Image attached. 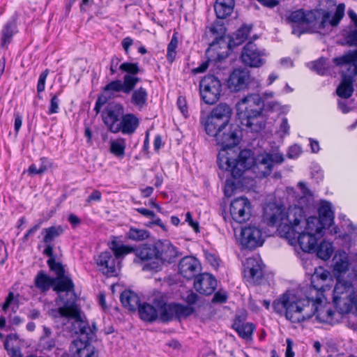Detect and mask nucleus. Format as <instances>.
Masks as SVG:
<instances>
[{
	"label": "nucleus",
	"mask_w": 357,
	"mask_h": 357,
	"mask_svg": "<svg viewBox=\"0 0 357 357\" xmlns=\"http://www.w3.org/2000/svg\"><path fill=\"white\" fill-rule=\"evenodd\" d=\"M298 187L302 195L296 197L294 205L284 211L283 222L278 229L280 236L287 239L290 245L296 242L297 233L303 229L305 212L313 207L312 195L305 183L299 182Z\"/></svg>",
	"instance_id": "4"
},
{
	"label": "nucleus",
	"mask_w": 357,
	"mask_h": 357,
	"mask_svg": "<svg viewBox=\"0 0 357 357\" xmlns=\"http://www.w3.org/2000/svg\"><path fill=\"white\" fill-rule=\"evenodd\" d=\"M121 91H123L121 80H114L107 84L103 89L102 94L96 100L94 107L96 112L98 113L108 100L116 97V93Z\"/></svg>",
	"instance_id": "24"
},
{
	"label": "nucleus",
	"mask_w": 357,
	"mask_h": 357,
	"mask_svg": "<svg viewBox=\"0 0 357 357\" xmlns=\"http://www.w3.org/2000/svg\"><path fill=\"white\" fill-rule=\"evenodd\" d=\"M302 153V148L298 144H294L289 148L287 156L289 158H297Z\"/></svg>",
	"instance_id": "56"
},
{
	"label": "nucleus",
	"mask_w": 357,
	"mask_h": 357,
	"mask_svg": "<svg viewBox=\"0 0 357 357\" xmlns=\"http://www.w3.org/2000/svg\"><path fill=\"white\" fill-rule=\"evenodd\" d=\"M251 29L252 27L248 25H243L238 29L227 44L228 48L232 49L234 47L242 44L247 39Z\"/></svg>",
	"instance_id": "39"
},
{
	"label": "nucleus",
	"mask_w": 357,
	"mask_h": 357,
	"mask_svg": "<svg viewBox=\"0 0 357 357\" xmlns=\"http://www.w3.org/2000/svg\"><path fill=\"white\" fill-rule=\"evenodd\" d=\"M227 298V296L226 293L218 291L215 294L213 298V303H225Z\"/></svg>",
	"instance_id": "62"
},
{
	"label": "nucleus",
	"mask_w": 357,
	"mask_h": 357,
	"mask_svg": "<svg viewBox=\"0 0 357 357\" xmlns=\"http://www.w3.org/2000/svg\"><path fill=\"white\" fill-rule=\"evenodd\" d=\"M290 126L288 123L287 118L284 117L282 119L278 132L282 137L288 135L289 134Z\"/></svg>",
	"instance_id": "54"
},
{
	"label": "nucleus",
	"mask_w": 357,
	"mask_h": 357,
	"mask_svg": "<svg viewBox=\"0 0 357 357\" xmlns=\"http://www.w3.org/2000/svg\"><path fill=\"white\" fill-rule=\"evenodd\" d=\"M324 295L322 297L315 296L311 300V305L313 306V316L316 317V319L321 323H327L333 324L335 321V313L333 312L328 304L325 301Z\"/></svg>",
	"instance_id": "18"
},
{
	"label": "nucleus",
	"mask_w": 357,
	"mask_h": 357,
	"mask_svg": "<svg viewBox=\"0 0 357 357\" xmlns=\"http://www.w3.org/2000/svg\"><path fill=\"white\" fill-rule=\"evenodd\" d=\"M139 125V120L132 114H123L121 121L119 123V132L123 134L133 133Z\"/></svg>",
	"instance_id": "35"
},
{
	"label": "nucleus",
	"mask_w": 357,
	"mask_h": 357,
	"mask_svg": "<svg viewBox=\"0 0 357 357\" xmlns=\"http://www.w3.org/2000/svg\"><path fill=\"white\" fill-rule=\"evenodd\" d=\"M102 195L99 190H95L88 197L86 202L91 203L92 202H99L101 199Z\"/></svg>",
	"instance_id": "63"
},
{
	"label": "nucleus",
	"mask_w": 357,
	"mask_h": 357,
	"mask_svg": "<svg viewBox=\"0 0 357 357\" xmlns=\"http://www.w3.org/2000/svg\"><path fill=\"white\" fill-rule=\"evenodd\" d=\"M119 69L123 72H126L128 73L127 75H137L139 71V68L137 63H123L119 66Z\"/></svg>",
	"instance_id": "50"
},
{
	"label": "nucleus",
	"mask_w": 357,
	"mask_h": 357,
	"mask_svg": "<svg viewBox=\"0 0 357 357\" xmlns=\"http://www.w3.org/2000/svg\"><path fill=\"white\" fill-rule=\"evenodd\" d=\"M140 318L146 321H153L159 318L162 321L173 319L186 318L194 312V307L176 303L167 304L162 296L156 297L153 305L144 303L137 307Z\"/></svg>",
	"instance_id": "5"
},
{
	"label": "nucleus",
	"mask_w": 357,
	"mask_h": 357,
	"mask_svg": "<svg viewBox=\"0 0 357 357\" xmlns=\"http://www.w3.org/2000/svg\"><path fill=\"white\" fill-rule=\"evenodd\" d=\"M121 302L124 307L134 311L139 305V298L137 294L130 290L123 291L120 296Z\"/></svg>",
	"instance_id": "37"
},
{
	"label": "nucleus",
	"mask_w": 357,
	"mask_h": 357,
	"mask_svg": "<svg viewBox=\"0 0 357 357\" xmlns=\"http://www.w3.org/2000/svg\"><path fill=\"white\" fill-rule=\"evenodd\" d=\"M333 267L335 275H344L349 267V261L347 252L338 250L333 259Z\"/></svg>",
	"instance_id": "31"
},
{
	"label": "nucleus",
	"mask_w": 357,
	"mask_h": 357,
	"mask_svg": "<svg viewBox=\"0 0 357 357\" xmlns=\"http://www.w3.org/2000/svg\"><path fill=\"white\" fill-rule=\"evenodd\" d=\"M55 346V341L53 339H46L45 337H41L39 343V349L40 352L51 351Z\"/></svg>",
	"instance_id": "51"
},
{
	"label": "nucleus",
	"mask_w": 357,
	"mask_h": 357,
	"mask_svg": "<svg viewBox=\"0 0 357 357\" xmlns=\"http://www.w3.org/2000/svg\"><path fill=\"white\" fill-rule=\"evenodd\" d=\"M305 20V12L303 10H297L290 13L287 17L288 22L294 24H303Z\"/></svg>",
	"instance_id": "49"
},
{
	"label": "nucleus",
	"mask_w": 357,
	"mask_h": 357,
	"mask_svg": "<svg viewBox=\"0 0 357 357\" xmlns=\"http://www.w3.org/2000/svg\"><path fill=\"white\" fill-rule=\"evenodd\" d=\"M49 257L47 260V264L50 269L56 273L57 278H55L56 283L54 287V290L57 292L61 300L63 303V306L66 305L75 304V294L74 292V284L72 280L64 275L65 271L63 266L56 262L54 255L47 256Z\"/></svg>",
	"instance_id": "8"
},
{
	"label": "nucleus",
	"mask_w": 357,
	"mask_h": 357,
	"mask_svg": "<svg viewBox=\"0 0 357 357\" xmlns=\"http://www.w3.org/2000/svg\"><path fill=\"white\" fill-rule=\"evenodd\" d=\"M320 238V236L311 234V233H306L303 231V229H301L296 236V242L292 245L298 243L303 252H314L315 247Z\"/></svg>",
	"instance_id": "26"
},
{
	"label": "nucleus",
	"mask_w": 357,
	"mask_h": 357,
	"mask_svg": "<svg viewBox=\"0 0 357 357\" xmlns=\"http://www.w3.org/2000/svg\"><path fill=\"white\" fill-rule=\"evenodd\" d=\"M194 287L201 294L211 295L217 287V280L211 274L202 273L196 278Z\"/></svg>",
	"instance_id": "25"
},
{
	"label": "nucleus",
	"mask_w": 357,
	"mask_h": 357,
	"mask_svg": "<svg viewBox=\"0 0 357 357\" xmlns=\"http://www.w3.org/2000/svg\"><path fill=\"white\" fill-rule=\"evenodd\" d=\"M347 44L349 46L357 45V29L351 31L346 37Z\"/></svg>",
	"instance_id": "57"
},
{
	"label": "nucleus",
	"mask_w": 357,
	"mask_h": 357,
	"mask_svg": "<svg viewBox=\"0 0 357 357\" xmlns=\"http://www.w3.org/2000/svg\"><path fill=\"white\" fill-rule=\"evenodd\" d=\"M332 279L331 273L321 267L316 268L311 277V285L307 291L312 296L322 297L324 292L331 289Z\"/></svg>",
	"instance_id": "14"
},
{
	"label": "nucleus",
	"mask_w": 357,
	"mask_h": 357,
	"mask_svg": "<svg viewBox=\"0 0 357 357\" xmlns=\"http://www.w3.org/2000/svg\"><path fill=\"white\" fill-rule=\"evenodd\" d=\"M284 155L278 151L271 152H263L254 158V162L250 167L245 169H252L253 172L259 177L268 176L275 165H280L284 162Z\"/></svg>",
	"instance_id": "11"
},
{
	"label": "nucleus",
	"mask_w": 357,
	"mask_h": 357,
	"mask_svg": "<svg viewBox=\"0 0 357 357\" xmlns=\"http://www.w3.org/2000/svg\"><path fill=\"white\" fill-rule=\"evenodd\" d=\"M18 335L17 334H10L7 335L6 341L4 342V348L7 351H10V347L13 345V342L17 341Z\"/></svg>",
	"instance_id": "60"
},
{
	"label": "nucleus",
	"mask_w": 357,
	"mask_h": 357,
	"mask_svg": "<svg viewBox=\"0 0 357 357\" xmlns=\"http://www.w3.org/2000/svg\"><path fill=\"white\" fill-rule=\"evenodd\" d=\"M337 282L333 290V303L341 314L349 312L355 306L354 294L357 288V277L354 274L337 275Z\"/></svg>",
	"instance_id": "6"
},
{
	"label": "nucleus",
	"mask_w": 357,
	"mask_h": 357,
	"mask_svg": "<svg viewBox=\"0 0 357 357\" xmlns=\"http://www.w3.org/2000/svg\"><path fill=\"white\" fill-rule=\"evenodd\" d=\"M234 5V0H216L214 9L218 18L225 19L230 15L233 12Z\"/></svg>",
	"instance_id": "36"
},
{
	"label": "nucleus",
	"mask_w": 357,
	"mask_h": 357,
	"mask_svg": "<svg viewBox=\"0 0 357 357\" xmlns=\"http://www.w3.org/2000/svg\"><path fill=\"white\" fill-rule=\"evenodd\" d=\"M303 231L306 233L321 237L324 235V229L326 227L321 221L315 216H310L305 219L302 223Z\"/></svg>",
	"instance_id": "32"
},
{
	"label": "nucleus",
	"mask_w": 357,
	"mask_h": 357,
	"mask_svg": "<svg viewBox=\"0 0 357 357\" xmlns=\"http://www.w3.org/2000/svg\"><path fill=\"white\" fill-rule=\"evenodd\" d=\"M266 56L265 50H261L256 44L249 42L244 46L241 59L245 65L259 68L266 63Z\"/></svg>",
	"instance_id": "16"
},
{
	"label": "nucleus",
	"mask_w": 357,
	"mask_h": 357,
	"mask_svg": "<svg viewBox=\"0 0 357 357\" xmlns=\"http://www.w3.org/2000/svg\"><path fill=\"white\" fill-rule=\"evenodd\" d=\"M16 32V24L15 21H8L1 30V45L6 47L11 41L13 35Z\"/></svg>",
	"instance_id": "42"
},
{
	"label": "nucleus",
	"mask_w": 357,
	"mask_h": 357,
	"mask_svg": "<svg viewBox=\"0 0 357 357\" xmlns=\"http://www.w3.org/2000/svg\"><path fill=\"white\" fill-rule=\"evenodd\" d=\"M124 114L123 107L121 104H109L102 112V119L110 132L117 133L119 132V123Z\"/></svg>",
	"instance_id": "19"
},
{
	"label": "nucleus",
	"mask_w": 357,
	"mask_h": 357,
	"mask_svg": "<svg viewBox=\"0 0 357 357\" xmlns=\"http://www.w3.org/2000/svg\"><path fill=\"white\" fill-rule=\"evenodd\" d=\"M121 60L118 57H113L111 61L109 70L111 75H114L117 72V69L119 68V63Z\"/></svg>",
	"instance_id": "64"
},
{
	"label": "nucleus",
	"mask_w": 357,
	"mask_h": 357,
	"mask_svg": "<svg viewBox=\"0 0 357 357\" xmlns=\"http://www.w3.org/2000/svg\"><path fill=\"white\" fill-rule=\"evenodd\" d=\"M327 62L325 59L321 58L312 63V68L320 75H325L327 72Z\"/></svg>",
	"instance_id": "52"
},
{
	"label": "nucleus",
	"mask_w": 357,
	"mask_h": 357,
	"mask_svg": "<svg viewBox=\"0 0 357 357\" xmlns=\"http://www.w3.org/2000/svg\"><path fill=\"white\" fill-rule=\"evenodd\" d=\"M136 257L142 261H158V253L155 243L144 244L135 250Z\"/></svg>",
	"instance_id": "34"
},
{
	"label": "nucleus",
	"mask_w": 357,
	"mask_h": 357,
	"mask_svg": "<svg viewBox=\"0 0 357 357\" xmlns=\"http://www.w3.org/2000/svg\"><path fill=\"white\" fill-rule=\"evenodd\" d=\"M199 262L194 257H183L179 263V272L186 279L190 280L196 276L200 271Z\"/></svg>",
	"instance_id": "28"
},
{
	"label": "nucleus",
	"mask_w": 357,
	"mask_h": 357,
	"mask_svg": "<svg viewBox=\"0 0 357 357\" xmlns=\"http://www.w3.org/2000/svg\"><path fill=\"white\" fill-rule=\"evenodd\" d=\"M284 217V209L282 206H279L275 203L267 204L264 208L263 220L271 227H278L282 224Z\"/></svg>",
	"instance_id": "22"
},
{
	"label": "nucleus",
	"mask_w": 357,
	"mask_h": 357,
	"mask_svg": "<svg viewBox=\"0 0 357 357\" xmlns=\"http://www.w3.org/2000/svg\"><path fill=\"white\" fill-rule=\"evenodd\" d=\"M333 247L331 242L327 241H322L318 246L315 247V252L319 258L323 260L328 259L333 252Z\"/></svg>",
	"instance_id": "43"
},
{
	"label": "nucleus",
	"mask_w": 357,
	"mask_h": 357,
	"mask_svg": "<svg viewBox=\"0 0 357 357\" xmlns=\"http://www.w3.org/2000/svg\"><path fill=\"white\" fill-rule=\"evenodd\" d=\"M42 225V221L38 222L36 225H35L33 227H32L31 229H29L27 232L24 234L22 241L24 243L28 241L29 238L32 236H33L36 231L40 229V226Z\"/></svg>",
	"instance_id": "58"
},
{
	"label": "nucleus",
	"mask_w": 357,
	"mask_h": 357,
	"mask_svg": "<svg viewBox=\"0 0 357 357\" xmlns=\"http://www.w3.org/2000/svg\"><path fill=\"white\" fill-rule=\"evenodd\" d=\"M178 44L177 33H174L172 37L167 49V59L169 63H172L176 56V48Z\"/></svg>",
	"instance_id": "48"
},
{
	"label": "nucleus",
	"mask_w": 357,
	"mask_h": 357,
	"mask_svg": "<svg viewBox=\"0 0 357 357\" xmlns=\"http://www.w3.org/2000/svg\"><path fill=\"white\" fill-rule=\"evenodd\" d=\"M264 100L257 93H250L241 99L236 104L237 115L239 117L262 112Z\"/></svg>",
	"instance_id": "15"
},
{
	"label": "nucleus",
	"mask_w": 357,
	"mask_h": 357,
	"mask_svg": "<svg viewBox=\"0 0 357 357\" xmlns=\"http://www.w3.org/2000/svg\"><path fill=\"white\" fill-rule=\"evenodd\" d=\"M319 218L321 222L329 227L333 222L334 214L331 208V204L328 202H321L318 208Z\"/></svg>",
	"instance_id": "38"
},
{
	"label": "nucleus",
	"mask_w": 357,
	"mask_h": 357,
	"mask_svg": "<svg viewBox=\"0 0 357 357\" xmlns=\"http://www.w3.org/2000/svg\"><path fill=\"white\" fill-rule=\"evenodd\" d=\"M126 146V139L118 138L110 142V152L115 156L123 158L125 155V149Z\"/></svg>",
	"instance_id": "44"
},
{
	"label": "nucleus",
	"mask_w": 357,
	"mask_h": 357,
	"mask_svg": "<svg viewBox=\"0 0 357 357\" xmlns=\"http://www.w3.org/2000/svg\"><path fill=\"white\" fill-rule=\"evenodd\" d=\"M158 261H153L143 267L144 271H158L161 269L165 262L171 263L175 258L178 257V251L171 242L167 240L158 241L155 242Z\"/></svg>",
	"instance_id": "12"
},
{
	"label": "nucleus",
	"mask_w": 357,
	"mask_h": 357,
	"mask_svg": "<svg viewBox=\"0 0 357 357\" xmlns=\"http://www.w3.org/2000/svg\"><path fill=\"white\" fill-rule=\"evenodd\" d=\"M234 328L241 337L245 340H250L252 337V335L255 327L252 323L247 322L243 324H236Z\"/></svg>",
	"instance_id": "45"
},
{
	"label": "nucleus",
	"mask_w": 357,
	"mask_h": 357,
	"mask_svg": "<svg viewBox=\"0 0 357 357\" xmlns=\"http://www.w3.org/2000/svg\"><path fill=\"white\" fill-rule=\"evenodd\" d=\"M230 214L237 222L242 223L248 220L251 215V204L245 197L234 199L230 204Z\"/></svg>",
	"instance_id": "20"
},
{
	"label": "nucleus",
	"mask_w": 357,
	"mask_h": 357,
	"mask_svg": "<svg viewBox=\"0 0 357 357\" xmlns=\"http://www.w3.org/2000/svg\"><path fill=\"white\" fill-rule=\"evenodd\" d=\"M56 283L55 278H50L43 271L38 272L35 278V285L41 291H46L52 287H55Z\"/></svg>",
	"instance_id": "40"
},
{
	"label": "nucleus",
	"mask_w": 357,
	"mask_h": 357,
	"mask_svg": "<svg viewBox=\"0 0 357 357\" xmlns=\"http://www.w3.org/2000/svg\"><path fill=\"white\" fill-rule=\"evenodd\" d=\"M49 74V70L47 69L44 70L39 76L38 84H37V91L38 93H42L45 90V82Z\"/></svg>",
	"instance_id": "55"
},
{
	"label": "nucleus",
	"mask_w": 357,
	"mask_h": 357,
	"mask_svg": "<svg viewBox=\"0 0 357 357\" xmlns=\"http://www.w3.org/2000/svg\"><path fill=\"white\" fill-rule=\"evenodd\" d=\"M356 79L349 73H343L342 81L337 88V95L342 98H349L354 92L353 83Z\"/></svg>",
	"instance_id": "33"
},
{
	"label": "nucleus",
	"mask_w": 357,
	"mask_h": 357,
	"mask_svg": "<svg viewBox=\"0 0 357 357\" xmlns=\"http://www.w3.org/2000/svg\"><path fill=\"white\" fill-rule=\"evenodd\" d=\"M231 115V109L228 105L225 103L218 105L205 121L204 128L206 134L214 137L227 128L231 125L229 124Z\"/></svg>",
	"instance_id": "10"
},
{
	"label": "nucleus",
	"mask_w": 357,
	"mask_h": 357,
	"mask_svg": "<svg viewBox=\"0 0 357 357\" xmlns=\"http://www.w3.org/2000/svg\"><path fill=\"white\" fill-rule=\"evenodd\" d=\"M63 228L61 225L52 226L43 229V241L45 244V248L43 250V254L45 255H52L54 246L52 245V243L55 238L60 236L63 233Z\"/></svg>",
	"instance_id": "27"
},
{
	"label": "nucleus",
	"mask_w": 357,
	"mask_h": 357,
	"mask_svg": "<svg viewBox=\"0 0 357 357\" xmlns=\"http://www.w3.org/2000/svg\"><path fill=\"white\" fill-rule=\"evenodd\" d=\"M127 236L131 240L140 241L147 239L149 237V232L146 229L131 227L127 233Z\"/></svg>",
	"instance_id": "47"
},
{
	"label": "nucleus",
	"mask_w": 357,
	"mask_h": 357,
	"mask_svg": "<svg viewBox=\"0 0 357 357\" xmlns=\"http://www.w3.org/2000/svg\"><path fill=\"white\" fill-rule=\"evenodd\" d=\"M177 106L178 107V109H180V111L181 112V113L184 115V116H187L188 114V108H187V103H186V100H185V98L183 96H179L177 99Z\"/></svg>",
	"instance_id": "59"
},
{
	"label": "nucleus",
	"mask_w": 357,
	"mask_h": 357,
	"mask_svg": "<svg viewBox=\"0 0 357 357\" xmlns=\"http://www.w3.org/2000/svg\"><path fill=\"white\" fill-rule=\"evenodd\" d=\"M264 241L262 231L256 224L250 223L242 227L240 241L245 248L254 249L261 246Z\"/></svg>",
	"instance_id": "17"
},
{
	"label": "nucleus",
	"mask_w": 357,
	"mask_h": 357,
	"mask_svg": "<svg viewBox=\"0 0 357 357\" xmlns=\"http://www.w3.org/2000/svg\"><path fill=\"white\" fill-rule=\"evenodd\" d=\"M139 78L134 75H125L123 77V82H121L123 87V92L124 93H130L136 84L139 82Z\"/></svg>",
	"instance_id": "46"
},
{
	"label": "nucleus",
	"mask_w": 357,
	"mask_h": 357,
	"mask_svg": "<svg viewBox=\"0 0 357 357\" xmlns=\"http://www.w3.org/2000/svg\"><path fill=\"white\" fill-rule=\"evenodd\" d=\"M313 299L308 291L304 294L300 289L288 290L273 301V307L280 316L291 323L299 324L313 317Z\"/></svg>",
	"instance_id": "3"
},
{
	"label": "nucleus",
	"mask_w": 357,
	"mask_h": 357,
	"mask_svg": "<svg viewBox=\"0 0 357 357\" xmlns=\"http://www.w3.org/2000/svg\"><path fill=\"white\" fill-rule=\"evenodd\" d=\"M344 4L340 3L333 15L322 9L305 12L304 23L319 29H324L328 24L336 26L344 15Z\"/></svg>",
	"instance_id": "9"
},
{
	"label": "nucleus",
	"mask_w": 357,
	"mask_h": 357,
	"mask_svg": "<svg viewBox=\"0 0 357 357\" xmlns=\"http://www.w3.org/2000/svg\"><path fill=\"white\" fill-rule=\"evenodd\" d=\"M222 84L218 77L207 75L199 82V92L202 100L208 105L215 103L220 98Z\"/></svg>",
	"instance_id": "13"
},
{
	"label": "nucleus",
	"mask_w": 357,
	"mask_h": 357,
	"mask_svg": "<svg viewBox=\"0 0 357 357\" xmlns=\"http://www.w3.org/2000/svg\"><path fill=\"white\" fill-rule=\"evenodd\" d=\"M59 109V99L57 94L51 95L50 105L48 113L50 114H56Z\"/></svg>",
	"instance_id": "53"
},
{
	"label": "nucleus",
	"mask_w": 357,
	"mask_h": 357,
	"mask_svg": "<svg viewBox=\"0 0 357 357\" xmlns=\"http://www.w3.org/2000/svg\"><path fill=\"white\" fill-rule=\"evenodd\" d=\"M242 125L250 128L252 132H259L266 125V119L262 112L258 114L247 115L238 118Z\"/></svg>",
	"instance_id": "30"
},
{
	"label": "nucleus",
	"mask_w": 357,
	"mask_h": 357,
	"mask_svg": "<svg viewBox=\"0 0 357 357\" xmlns=\"http://www.w3.org/2000/svg\"><path fill=\"white\" fill-rule=\"evenodd\" d=\"M250 80V75L248 70L237 68L231 73L228 86L231 91H239L248 87Z\"/></svg>",
	"instance_id": "23"
},
{
	"label": "nucleus",
	"mask_w": 357,
	"mask_h": 357,
	"mask_svg": "<svg viewBox=\"0 0 357 357\" xmlns=\"http://www.w3.org/2000/svg\"><path fill=\"white\" fill-rule=\"evenodd\" d=\"M185 222H188V225L197 232L199 231V224L192 220L190 212H187L185 215Z\"/></svg>",
	"instance_id": "61"
},
{
	"label": "nucleus",
	"mask_w": 357,
	"mask_h": 357,
	"mask_svg": "<svg viewBox=\"0 0 357 357\" xmlns=\"http://www.w3.org/2000/svg\"><path fill=\"white\" fill-rule=\"evenodd\" d=\"M148 93L143 88L139 87L132 91L131 102L137 108L142 109L147 104Z\"/></svg>",
	"instance_id": "41"
},
{
	"label": "nucleus",
	"mask_w": 357,
	"mask_h": 357,
	"mask_svg": "<svg viewBox=\"0 0 357 357\" xmlns=\"http://www.w3.org/2000/svg\"><path fill=\"white\" fill-rule=\"evenodd\" d=\"M337 66H347L348 73L356 79L357 86V50L349 51L344 55L333 59Z\"/></svg>",
	"instance_id": "29"
},
{
	"label": "nucleus",
	"mask_w": 357,
	"mask_h": 357,
	"mask_svg": "<svg viewBox=\"0 0 357 357\" xmlns=\"http://www.w3.org/2000/svg\"><path fill=\"white\" fill-rule=\"evenodd\" d=\"M213 137L221 146L218 155L219 168L228 172L235 178H240L245 169L252 166L254 155L250 150H240L238 147L241 137L239 127L231 124Z\"/></svg>",
	"instance_id": "1"
},
{
	"label": "nucleus",
	"mask_w": 357,
	"mask_h": 357,
	"mask_svg": "<svg viewBox=\"0 0 357 357\" xmlns=\"http://www.w3.org/2000/svg\"><path fill=\"white\" fill-rule=\"evenodd\" d=\"M59 313L70 322V331L79 335L70 345L69 350L72 355L74 357H98L95 347L90 343L97 328L94 324L91 327L89 325L78 305L73 304L60 307Z\"/></svg>",
	"instance_id": "2"
},
{
	"label": "nucleus",
	"mask_w": 357,
	"mask_h": 357,
	"mask_svg": "<svg viewBox=\"0 0 357 357\" xmlns=\"http://www.w3.org/2000/svg\"><path fill=\"white\" fill-rule=\"evenodd\" d=\"M111 249L113 253L109 251L103 252L96 260L100 270L109 276L117 275L121 268L119 259L134 250L132 247L115 241L112 243Z\"/></svg>",
	"instance_id": "7"
},
{
	"label": "nucleus",
	"mask_w": 357,
	"mask_h": 357,
	"mask_svg": "<svg viewBox=\"0 0 357 357\" xmlns=\"http://www.w3.org/2000/svg\"><path fill=\"white\" fill-rule=\"evenodd\" d=\"M244 278L252 284H259L264 277V265L259 257H249L245 263Z\"/></svg>",
	"instance_id": "21"
}]
</instances>
